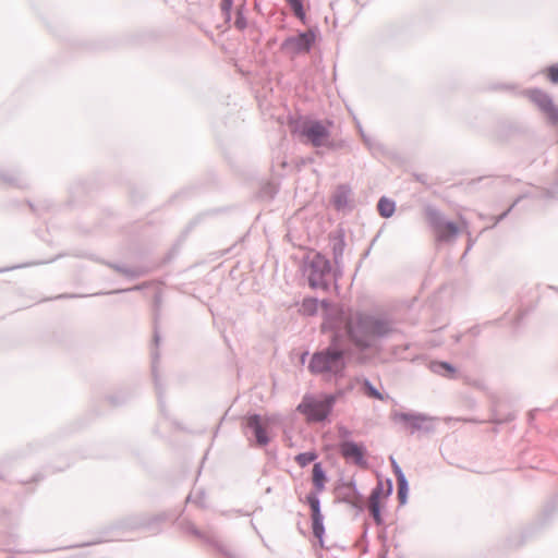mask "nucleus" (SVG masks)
Masks as SVG:
<instances>
[{
	"instance_id": "nucleus-1",
	"label": "nucleus",
	"mask_w": 558,
	"mask_h": 558,
	"mask_svg": "<svg viewBox=\"0 0 558 558\" xmlns=\"http://www.w3.org/2000/svg\"><path fill=\"white\" fill-rule=\"evenodd\" d=\"M340 325L343 326L352 341L362 348L371 345L376 338L390 331V325L387 320L360 314L341 317Z\"/></svg>"
},
{
	"instance_id": "nucleus-2",
	"label": "nucleus",
	"mask_w": 558,
	"mask_h": 558,
	"mask_svg": "<svg viewBox=\"0 0 558 558\" xmlns=\"http://www.w3.org/2000/svg\"><path fill=\"white\" fill-rule=\"evenodd\" d=\"M338 337L337 333L329 348L313 355L308 365L312 373L340 375L343 372L345 368V351L338 348Z\"/></svg>"
},
{
	"instance_id": "nucleus-3",
	"label": "nucleus",
	"mask_w": 558,
	"mask_h": 558,
	"mask_svg": "<svg viewBox=\"0 0 558 558\" xmlns=\"http://www.w3.org/2000/svg\"><path fill=\"white\" fill-rule=\"evenodd\" d=\"M333 402L335 398L331 396L326 397L324 400L305 396L298 405V411L304 414L308 422H320L329 415Z\"/></svg>"
},
{
	"instance_id": "nucleus-4",
	"label": "nucleus",
	"mask_w": 558,
	"mask_h": 558,
	"mask_svg": "<svg viewBox=\"0 0 558 558\" xmlns=\"http://www.w3.org/2000/svg\"><path fill=\"white\" fill-rule=\"evenodd\" d=\"M339 434L343 440L339 444V452L348 463L357 465L361 469L367 468L366 448L363 444L347 440L350 432L344 427H339Z\"/></svg>"
},
{
	"instance_id": "nucleus-5",
	"label": "nucleus",
	"mask_w": 558,
	"mask_h": 558,
	"mask_svg": "<svg viewBox=\"0 0 558 558\" xmlns=\"http://www.w3.org/2000/svg\"><path fill=\"white\" fill-rule=\"evenodd\" d=\"M329 271L330 265L328 259L318 253L315 254L307 269L310 286L315 289H326L328 287L326 276Z\"/></svg>"
},
{
	"instance_id": "nucleus-6",
	"label": "nucleus",
	"mask_w": 558,
	"mask_h": 558,
	"mask_svg": "<svg viewBox=\"0 0 558 558\" xmlns=\"http://www.w3.org/2000/svg\"><path fill=\"white\" fill-rule=\"evenodd\" d=\"M524 96L537 106L551 123H558V108L547 93L538 88H531L524 92Z\"/></svg>"
},
{
	"instance_id": "nucleus-7",
	"label": "nucleus",
	"mask_w": 558,
	"mask_h": 558,
	"mask_svg": "<svg viewBox=\"0 0 558 558\" xmlns=\"http://www.w3.org/2000/svg\"><path fill=\"white\" fill-rule=\"evenodd\" d=\"M301 134L314 147L329 146L330 132L326 125L318 121L305 122L302 126Z\"/></svg>"
},
{
	"instance_id": "nucleus-8",
	"label": "nucleus",
	"mask_w": 558,
	"mask_h": 558,
	"mask_svg": "<svg viewBox=\"0 0 558 558\" xmlns=\"http://www.w3.org/2000/svg\"><path fill=\"white\" fill-rule=\"evenodd\" d=\"M315 41V34L313 31L302 33L298 36L290 37L283 43V47L293 53L308 52Z\"/></svg>"
},
{
	"instance_id": "nucleus-9",
	"label": "nucleus",
	"mask_w": 558,
	"mask_h": 558,
	"mask_svg": "<svg viewBox=\"0 0 558 558\" xmlns=\"http://www.w3.org/2000/svg\"><path fill=\"white\" fill-rule=\"evenodd\" d=\"M430 225L438 241L449 240L458 233V227L454 222L444 221L437 215L430 217Z\"/></svg>"
},
{
	"instance_id": "nucleus-10",
	"label": "nucleus",
	"mask_w": 558,
	"mask_h": 558,
	"mask_svg": "<svg viewBox=\"0 0 558 558\" xmlns=\"http://www.w3.org/2000/svg\"><path fill=\"white\" fill-rule=\"evenodd\" d=\"M247 426L253 429L259 445H266L268 442L269 439L266 433L268 420L263 421L259 415H252L247 417Z\"/></svg>"
},
{
	"instance_id": "nucleus-11",
	"label": "nucleus",
	"mask_w": 558,
	"mask_h": 558,
	"mask_svg": "<svg viewBox=\"0 0 558 558\" xmlns=\"http://www.w3.org/2000/svg\"><path fill=\"white\" fill-rule=\"evenodd\" d=\"M385 498L380 487L375 488L369 497L368 510L377 524L381 523V509L384 507L383 499Z\"/></svg>"
},
{
	"instance_id": "nucleus-12",
	"label": "nucleus",
	"mask_w": 558,
	"mask_h": 558,
	"mask_svg": "<svg viewBox=\"0 0 558 558\" xmlns=\"http://www.w3.org/2000/svg\"><path fill=\"white\" fill-rule=\"evenodd\" d=\"M326 482L325 472L320 465V463H316L313 466V483L318 490L324 488Z\"/></svg>"
},
{
	"instance_id": "nucleus-13",
	"label": "nucleus",
	"mask_w": 558,
	"mask_h": 558,
	"mask_svg": "<svg viewBox=\"0 0 558 558\" xmlns=\"http://www.w3.org/2000/svg\"><path fill=\"white\" fill-rule=\"evenodd\" d=\"M379 214L385 217H391L395 213V203L388 198H380L377 205Z\"/></svg>"
},
{
	"instance_id": "nucleus-14",
	"label": "nucleus",
	"mask_w": 558,
	"mask_h": 558,
	"mask_svg": "<svg viewBox=\"0 0 558 558\" xmlns=\"http://www.w3.org/2000/svg\"><path fill=\"white\" fill-rule=\"evenodd\" d=\"M306 502L308 504L311 511H312V520L313 519H323L318 497L315 494H308L306 496Z\"/></svg>"
},
{
	"instance_id": "nucleus-15",
	"label": "nucleus",
	"mask_w": 558,
	"mask_h": 558,
	"mask_svg": "<svg viewBox=\"0 0 558 558\" xmlns=\"http://www.w3.org/2000/svg\"><path fill=\"white\" fill-rule=\"evenodd\" d=\"M318 302L316 299H305L302 303L301 311L305 315H313L317 312Z\"/></svg>"
},
{
	"instance_id": "nucleus-16",
	"label": "nucleus",
	"mask_w": 558,
	"mask_h": 558,
	"mask_svg": "<svg viewBox=\"0 0 558 558\" xmlns=\"http://www.w3.org/2000/svg\"><path fill=\"white\" fill-rule=\"evenodd\" d=\"M398 494L402 502L405 500L407 492H408V484L404 478V475L398 470Z\"/></svg>"
},
{
	"instance_id": "nucleus-17",
	"label": "nucleus",
	"mask_w": 558,
	"mask_h": 558,
	"mask_svg": "<svg viewBox=\"0 0 558 558\" xmlns=\"http://www.w3.org/2000/svg\"><path fill=\"white\" fill-rule=\"evenodd\" d=\"M287 2L292 8L294 14L301 20L305 19V11L303 9L302 0H287Z\"/></svg>"
},
{
	"instance_id": "nucleus-18",
	"label": "nucleus",
	"mask_w": 558,
	"mask_h": 558,
	"mask_svg": "<svg viewBox=\"0 0 558 558\" xmlns=\"http://www.w3.org/2000/svg\"><path fill=\"white\" fill-rule=\"evenodd\" d=\"M317 458V454L315 452H304L300 453L295 457V461L299 463L300 466H305L313 462Z\"/></svg>"
},
{
	"instance_id": "nucleus-19",
	"label": "nucleus",
	"mask_w": 558,
	"mask_h": 558,
	"mask_svg": "<svg viewBox=\"0 0 558 558\" xmlns=\"http://www.w3.org/2000/svg\"><path fill=\"white\" fill-rule=\"evenodd\" d=\"M544 73L553 84H558V64L548 66Z\"/></svg>"
},
{
	"instance_id": "nucleus-20",
	"label": "nucleus",
	"mask_w": 558,
	"mask_h": 558,
	"mask_svg": "<svg viewBox=\"0 0 558 558\" xmlns=\"http://www.w3.org/2000/svg\"><path fill=\"white\" fill-rule=\"evenodd\" d=\"M364 389H365V393L368 397L375 398V399H378V400H384L383 395L376 388H374L368 380H365Z\"/></svg>"
},
{
	"instance_id": "nucleus-21",
	"label": "nucleus",
	"mask_w": 558,
	"mask_h": 558,
	"mask_svg": "<svg viewBox=\"0 0 558 558\" xmlns=\"http://www.w3.org/2000/svg\"><path fill=\"white\" fill-rule=\"evenodd\" d=\"M313 533L317 538H322L325 532L323 519H313Z\"/></svg>"
},
{
	"instance_id": "nucleus-22",
	"label": "nucleus",
	"mask_w": 558,
	"mask_h": 558,
	"mask_svg": "<svg viewBox=\"0 0 558 558\" xmlns=\"http://www.w3.org/2000/svg\"><path fill=\"white\" fill-rule=\"evenodd\" d=\"M232 4H233L232 0H221V2H220V9L223 12L226 19L230 17V11H231Z\"/></svg>"
},
{
	"instance_id": "nucleus-23",
	"label": "nucleus",
	"mask_w": 558,
	"mask_h": 558,
	"mask_svg": "<svg viewBox=\"0 0 558 558\" xmlns=\"http://www.w3.org/2000/svg\"><path fill=\"white\" fill-rule=\"evenodd\" d=\"M245 21L242 19V17H238L236 21H235V26L239 28V29H243L245 28Z\"/></svg>"
},
{
	"instance_id": "nucleus-24",
	"label": "nucleus",
	"mask_w": 558,
	"mask_h": 558,
	"mask_svg": "<svg viewBox=\"0 0 558 558\" xmlns=\"http://www.w3.org/2000/svg\"><path fill=\"white\" fill-rule=\"evenodd\" d=\"M440 366L447 369L448 372L453 373V368L448 363H440Z\"/></svg>"
},
{
	"instance_id": "nucleus-25",
	"label": "nucleus",
	"mask_w": 558,
	"mask_h": 558,
	"mask_svg": "<svg viewBox=\"0 0 558 558\" xmlns=\"http://www.w3.org/2000/svg\"><path fill=\"white\" fill-rule=\"evenodd\" d=\"M326 328H330L331 329V328H335V326L331 325L330 323H327V324L324 325V329H326Z\"/></svg>"
}]
</instances>
